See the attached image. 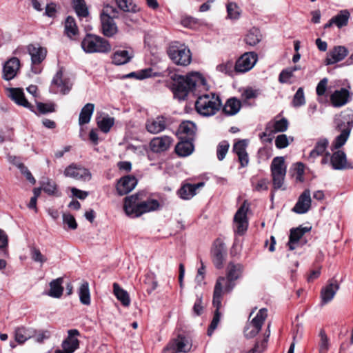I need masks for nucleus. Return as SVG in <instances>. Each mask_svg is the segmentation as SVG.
<instances>
[{"label":"nucleus","mask_w":353,"mask_h":353,"mask_svg":"<svg viewBox=\"0 0 353 353\" xmlns=\"http://www.w3.org/2000/svg\"><path fill=\"white\" fill-rule=\"evenodd\" d=\"M310 230V228H297L292 229L290 231V240L288 246L290 250H293L296 248L299 239L303 236L305 233Z\"/></svg>","instance_id":"obj_31"},{"label":"nucleus","mask_w":353,"mask_h":353,"mask_svg":"<svg viewBox=\"0 0 353 353\" xmlns=\"http://www.w3.org/2000/svg\"><path fill=\"white\" fill-rule=\"evenodd\" d=\"M229 147L230 144L226 141H223L219 143L216 150V154L219 161L224 159L228 152Z\"/></svg>","instance_id":"obj_54"},{"label":"nucleus","mask_w":353,"mask_h":353,"mask_svg":"<svg viewBox=\"0 0 353 353\" xmlns=\"http://www.w3.org/2000/svg\"><path fill=\"white\" fill-rule=\"evenodd\" d=\"M52 84L56 85L63 94L68 93L72 85L70 79L64 77L62 68L57 72L52 81Z\"/></svg>","instance_id":"obj_23"},{"label":"nucleus","mask_w":353,"mask_h":353,"mask_svg":"<svg viewBox=\"0 0 353 353\" xmlns=\"http://www.w3.org/2000/svg\"><path fill=\"white\" fill-rule=\"evenodd\" d=\"M275 145L278 148H285L289 145V140L285 134H280L275 139Z\"/></svg>","instance_id":"obj_64"},{"label":"nucleus","mask_w":353,"mask_h":353,"mask_svg":"<svg viewBox=\"0 0 353 353\" xmlns=\"http://www.w3.org/2000/svg\"><path fill=\"white\" fill-rule=\"evenodd\" d=\"M350 14L347 10H341L336 16L332 17V21L339 28L346 26L348 23Z\"/></svg>","instance_id":"obj_40"},{"label":"nucleus","mask_w":353,"mask_h":353,"mask_svg":"<svg viewBox=\"0 0 353 353\" xmlns=\"http://www.w3.org/2000/svg\"><path fill=\"white\" fill-rule=\"evenodd\" d=\"M30 257L34 262L40 263L41 266L48 260L47 257L41 252L39 249L35 247L30 248Z\"/></svg>","instance_id":"obj_51"},{"label":"nucleus","mask_w":353,"mask_h":353,"mask_svg":"<svg viewBox=\"0 0 353 353\" xmlns=\"http://www.w3.org/2000/svg\"><path fill=\"white\" fill-rule=\"evenodd\" d=\"M173 143V139L169 136L154 137L149 143L150 149L155 153L167 151Z\"/></svg>","instance_id":"obj_17"},{"label":"nucleus","mask_w":353,"mask_h":353,"mask_svg":"<svg viewBox=\"0 0 353 353\" xmlns=\"http://www.w3.org/2000/svg\"><path fill=\"white\" fill-rule=\"evenodd\" d=\"M305 103V99L304 95L303 89L299 88L295 93L293 100L292 105L294 107H300Z\"/></svg>","instance_id":"obj_55"},{"label":"nucleus","mask_w":353,"mask_h":353,"mask_svg":"<svg viewBox=\"0 0 353 353\" xmlns=\"http://www.w3.org/2000/svg\"><path fill=\"white\" fill-rule=\"evenodd\" d=\"M221 106V101L214 93L204 94L198 97L195 102L196 112L204 117L214 115Z\"/></svg>","instance_id":"obj_4"},{"label":"nucleus","mask_w":353,"mask_h":353,"mask_svg":"<svg viewBox=\"0 0 353 353\" xmlns=\"http://www.w3.org/2000/svg\"><path fill=\"white\" fill-rule=\"evenodd\" d=\"M94 110V105L93 103H86L81 109L79 117V124L80 125L87 124L90 122L91 117Z\"/></svg>","instance_id":"obj_35"},{"label":"nucleus","mask_w":353,"mask_h":353,"mask_svg":"<svg viewBox=\"0 0 353 353\" xmlns=\"http://www.w3.org/2000/svg\"><path fill=\"white\" fill-rule=\"evenodd\" d=\"M81 48L86 53H108L112 50L110 42L95 34H88L81 41Z\"/></svg>","instance_id":"obj_5"},{"label":"nucleus","mask_w":353,"mask_h":353,"mask_svg":"<svg viewBox=\"0 0 353 353\" xmlns=\"http://www.w3.org/2000/svg\"><path fill=\"white\" fill-rule=\"evenodd\" d=\"M28 51L31 57L32 65L41 63L46 57L47 50L39 44H30L28 46Z\"/></svg>","instance_id":"obj_24"},{"label":"nucleus","mask_w":353,"mask_h":353,"mask_svg":"<svg viewBox=\"0 0 353 353\" xmlns=\"http://www.w3.org/2000/svg\"><path fill=\"white\" fill-rule=\"evenodd\" d=\"M16 166L20 170L21 172L26 176V179L30 181L32 184L36 183L35 179L32 175L27 167H26L22 163L17 162L14 163Z\"/></svg>","instance_id":"obj_58"},{"label":"nucleus","mask_w":353,"mask_h":353,"mask_svg":"<svg viewBox=\"0 0 353 353\" xmlns=\"http://www.w3.org/2000/svg\"><path fill=\"white\" fill-rule=\"evenodd\" d=\"M270 169L274 190L283 189L286 174V165L284 158L283 157L274 158L271 163Z\"/></svg>","instance_id":"obj_6"},{"label":"nucleus","mask_w":353,"mask_h":353,"mask_svg":"<svg viewBox=\"0 0 353 353\" xmlns=\"http://www.w3.org/2000/svg\"><path fill=\"white\" fill-rule=\"evenodd\" d=\"M34 331L24 327H17L14 331V338L17 343L22 344L34 336Z\"/></svg>","instance_id":"obj_37"},{"label":"nucleus","mask_w":353,"mask_h":353,"mask_svg":"<svg viewBox=\"0 0 353 353\" xmlns=\"http://www.w3.org/2000/svg\"><path fill=\"white\" fill-rule=\"evenodd\" d=\"M143 196V194L139 193L125 198L123 208L128 216L138 217L159 209L160 205L157 200L144 199Z\"/></svg>","instance_id":"obj_2"},{"label":"nucleus","mask_w":353,"mask_h":353,"mask_svg":"<svg viewBox=\"0 0 353 353\" xmlns=\"http://www.w3.org/2000/svg\"><path fill=\"white\" fill-rule=\"evenodd\" d=\"M312 203L311 194L308 189H306L299 196L298 201L294 206L292 211L297 214H305L309 211Z\"/></svg>","instance_id":"obj_19"},{"label":"nucleus","mask_w":353,"mask_h":353,"mask_svg":"<svg viewBox=\"0 0 353 353\" xmlns=\"http://www.w3.org/2000/svg\"><path fill=\"white\" fill-rule=\"evenodd\" d=\"M248 205L246 202L239 208L234 217V223L235 226V232L240 235L244 234L248 227V221L247 219V212Z\"/></svg>","instance_id":"obj_13"},{"label":"nucleus","mask_w":353,"mask_h":353,"mask_svg":"<svg viewBox=\"0 0 353 353\" xmlns=\"http://www.w3.org/2000/svg\"><path fill=\"white\" fill-rule=\"evenodd\" d=\"M42 190L49 195H56L57 192V188L56 183L48 179L46 181H43L41 184Z\"/></svg>","instance_id":"obj_53"},{"label":"nucleus","mask_w":353,"mask_h":353,"mask_svg":"<svg viewBox=\"0 0 353 353\" xmlns=\"http://www.w3.org/2000/svg\"><path fill=\"white\" fill-rule=\"evenodd\" d=\"M63 282L61 277L52 280L49 284L50 290L47 294L53 298H60L63 292Z\"/></svg>","instance_id":"obj_33"},{"label":"nucleus","mask_w":353,"mask_h":353,"mask_svg":"<svg viewBox=\"0 0 353 353\" xmlns=\"http://www.w3.org/2000/svg\"><path fill=\"white\" fill-rule=\"evenodd\" d=\"M72 3L79 17H85L88 15V10L84 0H73Z\"/></svg>","instance_id":"obj_48"},{"label":"nucleus","mask_w":353,"mask_h":353,"mask_svg":"<svg viewBox=\"0 0 353 353\" xmlns=\"http://www.w3.org/2000/svg\"><path fill=\"white\" fill-rule=\"evenodd\" d=\"M335 130L340 132L332 141V150L339 149L347 142L353 128V116L351 114H340L335 119Z\"/></svg>","instance_id":"obj_3"},{"label":"nucleus","mask_w":353,"mask_h":353,"mask_svg":"<svg viewBox=\"0 0 353 353\" xmlns=\"http://www.w3.org/2000/svg\"><path fill=\"white\" fill-rule=\"evenodd\" d=\"M248 145V141L245 139H242L234 143L233 146V151L237 154L246 152V147Z\"/></svg>","instance_id":"obj_59"},{"label":"nucleus","mask_w":353,"mask_h":353,"mask_svg":"<svg viewBox=\"0 0 353 353\" xmlns=\"http://www.w3.org/2000/svg\"><path fill=\"white\" fill-rule=\"evenodd\" d=\"M20 68V61L17 57L8 59L3 67V78L6 81L14 79Z\"/></svg>","instance_id":"obj_20"},{"label":"nucleus","mask_w":353,"mask_h":353,"mask_svg":"<svg viewBox=\"0 0 353 353\" xmlns=\"http://www.w3.org/2000/svg\"><path fill=\"white\" fill-rule=\"evenodd\" d=\"M319 353H327L329 350V339L324 330L319 332Z\"/></svg>","instance_id":"obj_52"},{"label":"nucleus","mask_w":353,"mask_h":353,"mask_svg":"<svg viewBox=\"0 0 353 353\" xmlns=\"http://www.w3.org/2000/svg\"><path fill=\"white\" fill-rule=\"evenodd\" d=\"M234 286V281L230 280L229 278L223 276L219 277L214 288L213 305H217V307H219L221 305L223 294L231 292Z\"/></svg>","instance_id":"obj_8"},{"label":"nucleus","mask_w":353,"mask_h":353,"mask_svg":"<svg viewBox=\"0 0 353 353\" xmlns=\"http://www.w3.org/2000/svg\"><path fill=\"white\" fill-rule=\"evenodd\" d=\"M194 145L190 141H181L176 144L175 147L176 153L180 157H187L192 153Z\"/></svg>","instance_id":"obj_39"},{"label":"nucleus","mask_w":353,"mask_h":353,"mask_svg":"<svg viewBox=\"0 0 353 353\" xmlns=\"http://www.w3.org/2000/svg\"><path fill=\"white\" fill-rule=\"evenodd\" d=\"M168 54L170 59L179 65H188L192 60L190 50L184 46H170L168 49Z\"/></svg>","instance_id":"obj_7"},{"label":"nucleus","mask_w":353,"mask_h":353,"mask_svg":"<svg viewBox=\"0 0 353 353\" xmlns=\"http://www.w3.org/2000/svg\"><path fill=\"white\" fill-rule=\"evenodd\" d=\"M350 99V93L346 88L335 90L330 95V101L335 108H340L347 104Z\"/></svg>","instance_id":"obj_25"},{"label":"nucleus","mask_w":353,"mask_h":353,"mask_svg":"<svg viewBox=\"0 0 353 353\" xmlns=\"http://www.w3.org/2000/svg\"><path fill=\"white\" fill-rule=\"evenodd\" d=\"M339 284L335 279H330L321 290V305H324L330 303L339 290Z\"/></svg>","instance_id":"obj_15"},{"label":"nucleus","mask_w":353,"mask_h":353,"mask_svg":"<svg viewBox=\"0 0 353 353\" xmlns=\"http://www.w3.org/2000/svg\"><path fill=\"white\" fill-rule=\"evenodd\" d=\"M79 296L80 302L85 305L90 304V293L88 282H83L81 284L79 289Z\"/></svg>","instance_id":"obj_43"},{"label":"nucleus","mask_w":353,"mask_h":353,"mask_svg":"<svg viewBox=\"0 0 353 353\" xmlns=\"http://www.w3.org/2000/svg\"><path fill=\"white\" fill-rule=\"evenodd\" d=\"M213 262L216 268H221L225 254V244L221 240H216L212 250Z\"/></svg>","instance_id":"obj_26"},{"label":"nucleus","mask_w":353,"mask_h":353,"mask_svg":"<svg viewBox=\"0 0 353 353\" xmlns=\"http://www.w3.org/2000/svg\"><path fill=\"white\" fill-rule=\"evenodd\" d=\"M65 33L70 38H72L79 33L78 27L76 24L75 20L72 17H68L65 19Z\"/></svg>","instance_id":"obj_45"},{"label":"nucleus","mask_w":353,"mask_h":353,"mask_svg":"<svg viewBox=\"0 0 353 353\" xmlns=\"http://www.w3.org/2000/svg\"><path fill=\"white\" fill-rule=\"evenodd\" d=\"M167 126V119L163 116H158L156 118L147 120L145 123V129L153 134H159L163 132Z\"/></svg>","instance_id":"obj_21"},{"label":"nucleus","mask_w":353,"mask_h":353,"mask_svg":"<svg viewBox=\"0 0 353 353\" xmlns=\"http://www.w3.org/2000/svg\"><path fill=\"white\" fill-rule=\"evenodd\" d=\"M288 128V120L285 118H282L269 123L265 128V132L263 134L265 136H270L272 134L283 132L287 130Z\"/></svg>","instance_id":"obj_27"},{"label":"nucleus","mask_w":353,"mask_h":353,"mask_svg":"<svg viewBox=\"0 0 353 353\" xmlns=\"http://www.w3.org/2000/svg\"><path fill=\"white\" fill-rule=\"evenodd\" d=\"M348 49L343 46H336L327 53L325 65H334L343 61L348 54Z\"/></svg>","instance_id":"obj_16"},{"label":"nucleus","mask_w":353,"mask_h":353,"mask_svg":"<svg viewBox=\"0 0 353 353\" xmlns=\"http://www.w3.org/2000/svg\"><path fill=\"white\" fill-rule=\"evenodd\" d=\"M203 185V183H199L194 185L185 184L180 188L178 194L181 199L188 200L196 194L197 188L202 187Z\"/></svg>","instance_id":"obj_32"},{"label":"nucleus","mask_w":353,"mask_h":353,"mask_svg":"<svg viewBox=\"0 0 353 353\" xmlns=\"http://www.w3.org/2000/svg\"><path fill=\"white\" fill-rule=\"evenodd\" d=\"M293 75L294 73L288 68L281 71L279 77V80L281 83H290V80Z\"/></svg>","instance_id":"obj_61"},{"label":"nucleus","mask_w":353,"mask_h":353,"mask_svg":"<svg viewBox=\"0 0 353 353\" xmlns=\"http://www.w3.org/2000/svg\"><path fill=\"white\" fill-rule=\"evenodd\" d=\"M174 345L175 350L177 352H188L192 347V343L190 341L183 336H179L176 339L171 342Z\"/></svg>","instance_id":"obj_34"},{"label":"nucleus","mask_w":353,"mask_h":353,"mask_svg":"<svg viewBox=\"0 0 353 353\" xmlns=\"http://www.w3.org/2000/svg\"><path fill=\"white\" fill-rule=\"evenodd\" d=\"M137 185V179L131 175L121 178L117 183V191L119 195L123 196L130 192Z\"/></svg>","instance_id":"obj_18"},{"label":"nucleus","mask_w":353,"mask_h":353,"mask_svg":"<svg viewBox=\"0 0 353 353\" xmlns=\"http://www.w3.org/2000/svg\"><path fill=\"white\" fill-rule=\"evenodd\" d=\"M170 78L174 81V96L180 101L185 100L190 92L197 94V90L208 89L206 80L197 72H190L185 76L174 74Z\"/></svg>","instance_id":"obj_1"},{"label":"nucleus","mask_w":353,"mask_h":353,"mask_svg":"<svg viewBox=\"0 0 353 353\" xmlns=\"http://www.w3.org/2000/svg\"><path fill=\"white\" fill-rule=\"evenodd\" d=\"M63 174L66 177L82 181H88L92 179V174L88 169L75 163L66 167Z\"/></svg>","instance_id":"obj_11"},{"label":"nucleus","mask_w":353,"mask_h":353,"mask_svg":"<svg viewBox=\"0 0 353 353\" xmlns=\"http://www.w3.org/2000/svg\"><path fill=\"white\" fill-rule=\"evenodd\" d=\"M262 39L260 30L256 28L250 29L245 37V42L250 46L257 45Z\"/></svg>","instance_id":"obj_38"},{"label":"nucleus","mask_w":353,"mask_h":353,"mask_svg":"<svg viewBox=\"0 0 353 353\" xmlns=\"http://www.w3.org/2000/svg\"><path fill=\"white\" fill-rule=\"evenodd\" d=\"M179 131L181 134H183L190 138L195 134L196 126L194 123L190 121H185L181 123Z\"/></svg>","instance_id":"obj_46"},{"label":"nucleus","mask_w":353,"mask_h":353,"mask_svg":"<svg viewBox=\"0 0 353 353\" xmlns=\"http://www.w3.org/2000/svg\"><path fill=\"white\" fill-rule=\"evenodd\" d=\"M329 161L334 170H344L347 168L346 155L342 150L334 152Z\"/></svg>","instance_id":"obj_29"},{"label":"nucleus","mask_w":353,"mask_h":353,"mask_svg":"<svg viewBox=\"0 0 353 353\" xmlns=\"http://www.w3.org/2000/svg\"><path fill=\"white\" fill-rule=\"evenodd\" d=\"M118 7L124 12H138L141 8L132 0H116Z\"/></svg>","instance_id":"obj_44"},{"label":"nucleus","mask_w":353,"mask_h":353,"mask_svg":"<svg viewBox=\"0 0 353 353\" xmlns=\"http://www.w3.org/2000/svg\"><path fill=\"white\" fill-rule=\"evenodd\" d=\"M233 62L232 61H226L219 64L216 66V70L226 74H230L232 72Z\"/></svg>","instance_id":"obj_57"},{"label":"nucleus","mask_w":353,"mask_h":353,"mask_svg":"<svg viewBox=\"0 0 353 353\" xmlns=\"http://www.w3.org/2000/svg\"><path fill=\"white\" fill-rule=\"evenodd\" d=\"M102 33L108 37H112L118 32V28L111 17H101Z\"/></svg>","instance_id":"obj_28"},{"label":"nucleus","mask_w":353,"mask_h":353,"mask_svg":"<svg viewBox=\"0 0 353 353\" xmlns=\"http://www.w3.org/2000/svg\"><path fill=\"white\" fill-rule=\"evenodd\" d=\"M241 107V103L239 100L236 98L229 99L224 107L223 112L225 114L232 116L237 114Z\"/></svg>","instance_id":"obj_36"},{"label":"nucleus","mask_w":353,"mask_h":353,"mask_svg":"<svg viewBox=\"0 0 353 353\" xmlns=\"http://www.w3.org/2000/svg\"><path fill=\"white\" fill-rule=\"evenodd\" d=\"M38 111L41 114H46L54 111V105L52 103H37Z\"/></svg>","instance_id":"obj_63"},{"label":"nucleus","mask_w":353,"mask_h":353,"mask_svg":"<svg viewBox=\"0 0 353 353\" xmlns=\"http://www.w3.org/2000/svg\"><path fill=\"white\" fill-rule=\"evenodd\" d=\"M258 55L254 52H248L242 54L236 61L234 69L236 72L245 73L255 65Z\"/></svg>","instance_id":"obj_10"},{"label":"nucleus","mask_w":353,"mask_h":353,"mask_svg":"<svg viewBox=\"0 0 353 353\" xmlns=\"http://www.w3.org/2000/svg\"><path fill=\"white\" fill-rule=\"evenodd\" d=\"M214 307L216 308L214 314L213 319L212 320V322L209 326V328L208 330V335L211 336L212 334V332L217 327L221 319V314L219 312L220 308L221 307V304L217 307V305H214Z\"/></svg>","instance_id":"obj_49"},{"label":"nucleus","mask_w":353,"mask_h":353,"mask_svg":"<svg viewBox=\"0 0 353 353\" xmlns=\"http://www.w3.org/2000/svg\"><path fill=\"white\" fill-rule=\"evenodd\" d=\"M63 223L67 224L68 228L71 230H75L77 228V223L74 217L70 214H63Z\"/></svg>","instance_id":"obj_62"},{"label":"nucleus","mask_w":353,"mask_h":353,"mask_svg":"<svg viewBox=\"0 0 353 353\" xmlns=\"http://www.w3.org/2000/svg\"><path fill=\"white\" fill-rule=\"evenodd\" d=\"M114 123V119L108 116L97 119V125L99 129L105 132H108Z\"/></svg>","instance_id":"obj_47"},{"label":"nucleus","mask_w":353,"mask_h":353,"mask_svg":"<svg viewBox=\"0 0 353 353\" xmlns=\"http://www.w3.org/2000/svg\"><path fill=\"white\" fill-rule=\"evenodd\" d=\"M259 94L258 90L252 88L245 89L241 93V98L243 102L247 103L249 100L256 99Z\"/></svg>","instance_id":"obj_56"},{"label":"nucleus","mask_w":353,"mask_h":353,"mask_svg":"<svg viewBox=\"0 0 353 353\" xmlns=\"http://www.w3.org/2000/svg\"><path fill=\"white\" fill-rule=\"evenodd\" d=\"M79 335V332L76 330H69L68 337L62 342V350H56L54 353H73L79 345V340L75 337Z\"/></svg>","instance_id":"obj_14"},{"label":"nucleus","mask_w":353,"mask_h":353,"mask_svg":"<svg viewBox=\"0 0 353 353\" xmlns=\"http://www.w3.org/2000/svg\"><path fill=\"white\" fill-rule=\"evenodd\" d=\"M228 17L232 20H236L241 14V10L235 3H228L227 4Z\"/></svg>","instance_id":"obj_50"},{"label":"nucleus","mask_w":353,"mask_h":353,"mask_svg":"<svg viewBox=\"0 0 353 353\" xmlns=\"http://www.w3.org/2000/svg\"><path fill=\"white\" fill-rule=\"evenodd\" d=\"M329 141L327 139H319L314 149L311 150L310 152L307 160L310 163H314L316 158L319 156H323L325 154L323 158L321 160L322 164H327L329 162V157H330V152L327 151V148L328 146Z\"/></svg>","instance_id":"obj_12"},{"label":"nucleus","mask_w":353,"mask_h":353,"mask_svg":"<svg viewBox=\"0 0 353 353\" xmlns=\"http://www.w3.org/2000/svg\"><path fill=\"white\" fill-rule=\"evenodd\" d=\"M145 283L150 286V290L149 291L150 292H153L158 287V282L156 279V275L152 272L147 274Z\"/></svg>","instance_id":"obj_60"},{"label":"nucleus","mask_w":353,"mask_h":353,"mask_svg":"<svg viewBox=\"0 0 353 353\" xmlns=\"http://www.w3.org/2000/svg\"><path fill=\"white\" fill-rule=\"evenodd\" d=\"M267 316L268 310L265 308L259 310L256 315L246 324L244 329L245 337H254L260 332Z\"/></svg>","instance_id":"obj_9"},{"label":"nucleus","mask_w":353,"mask_h":353,"mask_svg":"<svg viewBox=\"0 0 353 353\" xmlns=\"http://www.w3.org/2000/svg\"><path fill=\"white\" fill-rule=\"evenodd\" d=\"M113 289L114 294L117 299L119 300L124 306H128L130 303V299L127 291L120 288L119 284L117 283H114Z\"/></svg>","instance_id":"obj_42"},{"label":"nucleus","mask_w":353,"mask_h":353,"mask_svg":"<svg viewBox=\"0 0 353 353\" xmlns=\"http://www.w3.org/2000/svg\"><path fill=\"white\" fill-rule=\"evenodd\" d=\"M8 96L15 103L26 108L34 111L33 106L26 99L23 90L19 88H11L8 89Z\"/></svg>","instance_id":"obj_22"},{"label":"nucleus","mask_w":353,"mask_h":353,"mask_svg":"<svg viewBox=\"0 0 353 353\" xmlns=\"http://www.w3.org/2000/svg\"><path fill=\"white\" fill-rule=\"evenodd\" d=\"M132 51L126 50H119L115 51L112 55V63L117 65H121L128 63L133 57Z\"/></svg>","instance_id":"obj_30"},{"label":"nucleus","mask_w":353,"mask_h":353,"mask_svg":"<svg viewBox=\"0 0 353 353\" xmlns=\"http://www.w3.org/2000/svg\"><path fill=\"white\" fill-rule=\"evenodd\" d=\"M243 271V266L241 264L230 263L228 266L227 277L234 281L241 276Z\"/></svg>","instance_id":"obj_41"}]
</instances>
